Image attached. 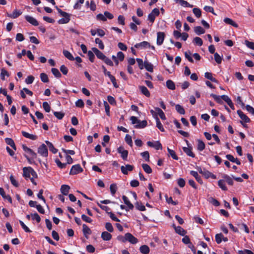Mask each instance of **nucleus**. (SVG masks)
Instances as JSON below:
<instances>
[{
    "mask_svg": "<svg viewBox=\"0 0 254 254\" xmlns=\"http://www.w3.org/2000/svg\"><path fill=\"white\" fill-rule=\"evenodd\" d=\"M210 96L213 98V99L219 104H222L223 102L222 99L225 101L229 107L232 109L234 110L235 107L231 99L227 95H223L221 96H218L217 95L212 93Z\"/></svg>",
    "mask_w": 254,
    "mask_h": 254,
    "instance_id": "f257e3e1",
    "label": "nucleus"
},
{
    "mask_svg": "<svg viewBox=\"0 0 254 254\" xmlns=\"http://www.w3.org/2000/svg\"><path fill=\"white\" fill-rule=\"evenodd\" d=\"M23 176L26 179L30 178L32 176L33 177L37 178V174L34 170L31 167H25L23 168Z\"/></svg>",
    "mask_w": 254,
    "mask_h": 254,
    "instance_id": "f03ea898",
    "label": "nucleus"
},
{
    "mask_svg": "<svg viewBox=\"0 0 254 254\" xmlns=\"http://www.w3.org/2000/svg\"><path fill=\"white\" fill-rule=\"evenodd\" d=\"M58 12L63 18L58 20V23L60 24L67 23L70 20V14L68 13L63 11L62 9L56 6Z\"/></svg>",
    "mask_w": 254,
    "mask_h": 254,
    "instance_id": "7ed1b4c3",
    "label": "nucleus"
},
{
    "mask_svg": "<svg viewBox=\"0 0 254 254\" xmlns=\"http://www.w3.org/2000/svg\"><path fill=\"white\" fill-rule=\"evenodd\" d=\"M237 114L239 115V117L241 118L242 121H240L241 124L244 127H246V126L244 124V123H249L251 121L250 119L246 116L241 110H239L237 111Z\"/></svg>",
    "mask_w": 254,
    "mask_h": 254,
    "instance_id": "20e7f679",
    "label": "nucleus"
},
{
    "mask_svg": "<svg viewBox=\"0 0 254 254\" xmlns=\"http://www.w3.org/2000/svg\"><path fill=\"white\" fill-rule=\"evenodd\" d=\"M38 153L43 157H47L48 155V150L46 145L42 144L38 148Z\"/></svg>",
    "mask_w": 254,
    "mask_h": 254,
    "instance_id": "39448f33",
    "label": "nucleus"
},
{
    "mask_svg": "<svg viewBox=\"0 0 254 254\" xmlns=\"http://www.w3.org/2000/svg\"><path fill=\"white\" fill-rule=\"evenodd\" d=\"M83 171V170L80 165L79 164H76L72 166L69 172V174L70 175H76L82 172Z\"/></svg>",
    "mask_w": 254,
    "mask_h": 254,
    "instance_id": "423d86ee",
    "label": "nucleus"
},
{
    "mask_svg": "<svg viewBox=\"0 0 254 254\" xmlns=\"http://www.w3.org/2000/svg\"><path fill=\"white\" fill-rule=\"evenodd\" d=\"M23 150L27 153V155L31 157L32 158H36L37 157V154L31 149L25 145L23 144L22 146Z\"/></svg>",
    "mask_w": 254,
    "mask_h": 254,
    "instance_id": "0eeeda50",
    "label": "nucleus"
},
{
    "mask_svg": "<svg viewBox=\"0 0 254 254\" xmlns=\"http://www.w3.org/2000/svg\"><path fill=\"white\" fill-rule=\"evenodd\" d=\"M147 144L149 147H153L156 150L162 149V144L159 141H156L155 142L149 141L147 142Z\"/></svg>",
    "mask_w": 254,
    "mask_h": 254,
    "instance_id": "6e6552de",
    "label": "nucleus"
},
{
    "mask_svg": "<svg viewBox=\"0 0 254 254\" xmlns=\"http://www.w3.org/2000/svg\"><path fill=\"white\" fill-rule=\"evenodd\" d=\"M126 242H128L132 244H135L138 242V240L129 233H126Z\"/></svg>",
    "mask_w": 254,
    "mask_h": 254,
    "instance_id": "1a4fd4ad",
    "label": "nucleus"
},
{
    "mask_svg": "<svg viewBox=\"0 0 254 254\" xmlns=\"http://www.w3.org/2000/svg\"><path fill=\"white\" fill-rule=\"evenodd\" d=\"M133 166L127 164L125 166H122L121 167V170L123 174L125 175H127L128 174V172L132 171L133 169Z\"/></svg>",
    "mask_w": 254,
    "mask_h": 254,
    "instance_id": "9d476101",
    "label": "nucleus"
},
{
    "mask_svg": "<svg viewBox=\"0 0 254 254\" xmlns=\"http://www.w3.org/2000/svg\"><path fill=\"white\" fill-rule=\"evenodd\" d=\"M118 153L121 154L122 158L126 160L127 159V155H128V151L127 150H125L124 147L120 146L118 149Z\"/></svg>",
    "mask_w": 254,
    "mask_h": 254,
    "instance_id": "9b49d317",
    "label": "nucleus"
},
{
    "mask_svg": "<svg viewBox=\"0 0 254 254\" xmlns=\"http://www.w3.org/2000/svg\"><path fill=\"white\" fill-rule=\"evenodd\" d=\"M25 18L27 21L31 24L34 26H38L39 25V22L38 21L33 17L30 15H25Z\"/></svg>",
    "mask_w": 254,
    "mask_h": 254,
    "instance_id": "f8f14e48",
    "label": "nucleus"
},
{
    "mask_svg": "<svg viewBox=\"0 0 254 254\" xmlns=\"http://www.w3.org/2000/svg\"><path fill=\"white\" fill-rule=\"evenodd\" d=\"M165 38V34L162 32H159L157 33V44L158 45H161L163 43Z\"/></svg>",
    "mask_w": 254,
    "mask_h": 254,
    "instance_id": "ddd939ff",
    "label": "nucleus"
},
{
    "mask_svg": "<svg viewBox=\"0 0 254 254\" xmlns=\"http://www.w3.org/2000/svg\"><path fill=\"white\" fill-rule=\"evenodd\" d=\"M92 50L98 59L103 60L105 58L106 56L97 48H92Z\"/></svg>",
    "mask_w": 254,
    "mask_h": 254,
    "instance_id": "4468645a",
    "label": "nucleus"
},
{
    "mask_svg": "<svg viewBox=\"0 0 254 254\" xmlns=\"http://www.w3.org/2000/svg\"><path fill=\"white\" fill-rule=\"evenodd\" d=\"M150 45L149 43L146 41H143L139 43H137L134 45V47L136 48L144 49L147 47L150 48Z\"/></svg>",
    "mask_w": 254,
    "mask_h": 254,
    "instance_id": "2eb2a0df",
    "label": "nucleus"
},
{
    "mask_svg": "<svg viewBox=\"0 0 254 254\" xmlns=\"http://www.w3.org/2000/svg\"><path fill=\"white\" fill-rule=\"evenodd\" d=\"M83 228V233L84 236L86 238H88V236L90 235L92 233L91 230L85 224H83L82 225Z\"/></svg>",
    "mask_w": 254,
    "mask_h": 254,
    "instance_id": "dca6fc26",
    "label": "nucleus"
},
{
    "mask_svg": "<svg viewBox=\"0 0 254 254\" xmlns=\"http://www.w3.org/2000/svg\"><path fill=\"white\" fill-rule=\"evenodd\" d=\"M101 238L106 241H110L112 239V235L107 231L103 232L101 235Z\"/></svg>",
    "mask_w": 254,
    "mask_h": 254,
    "instance_id": "f3484780",
    "label": "nucleus"
},
{
    "mask_svg": "<svg viewBox=\"0 0 254 254\" xmlns=\"http://www.w3.org/2000/svg\"><path fill=\"white\" fill-rule=\"evenodd\" d=\"M21 133L24 137L33 140H36L38 138L37 135L30 134L25 131H22Z\"/></svg>",
    "mask_w": 254,
    "mask_h": 254,
    "instance_id": "a211bd4d",
    "label": "nucleus"
},
{
    "mask_svg": "<svg viewBox=\"0 0 254 254\" xmlns=\"http://www.w3.org/2000/svg\"><path fill=\"white\" fill-rule=\"evenodd\" d=\"M123 200H124V203L127 205V207L129 209L132 210L134 206L129 201L127 197L125 195H123L122 196Z\"/></svg>",
    "mask_w": 254,
    "mask_h": 254,
    "instance_id": "6ab92c4d",
    "label": "nucleus"
},
{
    "mask_svg": "<svg viewBox=\"0 0 254 254\" xmlns=\"http://www.w3.org/2000/svg\"><path fill=\"white\" fill-rule=\"evenodd\" d=\"M70 187L69 186L66 185H63L61 188V191L64 195L68 194Z\"/></svg>",
    "mask_w": 254,
    "mask_h": 254,
    "instance_id": "aec40b11",
    "label": "nucleus"
},
{
    "mask_svg": "<svg viewBox=\"0 0 254 254\" xmlns=\"http://www.w3.org/2000/svg\"><path fill=\"white\" fill-rule=\"evenodd\" d=\"M147 125V122L146 120L143 121H138V123L137 125L134 126L135 128H143L146 127Z\"/></svg>",
    "mask_w": 254,
    "mask_h": 254,
    "instance_id": "412c9836",
    "label": "nucleus"
},
{
    "mask_svg": "<svg viewBox=\"0 0 254 254\" xmlns=\"http://www.w3.org/2000/svg\"><path fill=\"white\" fill-rule=\"evenodd\" d=\"M22 12L20 10L17 9H14L11 14H8L9 17L12 18H16L22 14Z\"/></svg>",
    "mask_w": 254,
    "mask_h": 254,
    "instance_id": "4be33fe9",
    "label": "nucleus"
},
{
    "mask_svg": "<svg viewBox=\"0 0 254 254\" xmlns=\"http://www.w3.org/2000/svg\"><path fill=\"white\" fill-rule=\"evenodd\" d=\"M139 88L141 93L144 95L145 96L149 97L150 96V94L147 88L144 86H139Z\"/></svg>",
    "mask_w": 254,
    "mask_h": 254,
    "instance_id": "5701e85b",
    "label": "nucleus"
},
{
    "mask_svg": "<svg viewBox=\"0 0 254 254\" xmlns=\"http://www.w3.org/2000/svg\"><path fill=\"white\" fill-rule=\"evenodd\" d=\"M190 174L193 176L196 180L200 184H202V180L201 177L198 174L197 172L194 171H191Z\"/></svg>",
    "mask_w": 254,
    "mask_h": 254,
    "instance_id": "b1692460",
    "label": "nucleus"
},
{
    "mask_svg": "<svg viewBox=\"0 0 254 254\" xmlns=\"http://www.w3.org/2000/svg\"><path fill=\"white\" fill-rule=\"evenodd\" d=\"M224 22L227 24L234 26V27H238V25L231 18H225L224 19Z\"/></svg>",
    "mask_w": 254,
    "mask_h": 254,
    "instance_id": "393cba45",
    "label": "nucleus"
},
{
    "mask_svg": "<svg viewBox=\"0 0 254 254\" xmlns=\"http://www.w3.org/2000/svg\"><path fill=\"white\" fill-rule=\"evenodd\" d=\"M139 251L142 254H148L150 252V249L148 246L144 245L139 248Z\"/></svg>",
    "mask_w": 254,
    "mask_h": 254,
    "instance_id": "a878e982",
    "label": "nucleus"
},
{
    "mask_svg": "<svg viewBox=\"0 0 254 254\" xmlns=\"http://www.w3.org/2000/svg\"><path fill=\"white\" fill-rule=\"evenodd\" d=\"M177 3H179L182 6L184 7H192V5L190 4L185 0H174Z\"/></svg>",
    "mask_w": 254,
    "mask_h": 254,
    "instance_id": "bb28decb",
    "label": "nucleus"
},
{
    "mask_svg": "<svg viewBox=\"0 0 254 254\" xmlns=\"http://www.w3.org/2000/svg\"><path fill=\"white\" fill-rule=\"evenodd\" d=\"M175 232L178 234L182 236H184L187 233V231L181 226H177V228H175Z\"/></svg>",
    "mask_w": 254,
    "mask_h": 254,
    "instance_id": "cd10ccee",
    "label": "nucleus"
},
{
    "mask_svg": "<svg viewBox=\"0 0 254 254\" xmlns=\"http://www.w3.org/2000/svg\"><path fill=\"white\" fill-rule=\"evenodd\" d=\"M45 142L48 145L50 151H51L53 153L56 154L58 152V149L55 148L52 143L47 140H46Z\"/></svg>",
    "mask_w": 254,
    "mask_h": 254,
    "instance_id": "c85d7f7f",
    "label": "nucleus"
},
{
    "mask_svg": "<svg viewBox=\"0 0 254 254\" xmlns=\"http://www.w3.org/2000/svg\"><path fill=\"white\" fill-rule=\"evenodd\" d=\"M183 149V151L187 154V155L193 158L195 157L194 154L191 151V147H184Z\"/></svg>",
    "mask_w": 254,
    "mask_h": 254,
    "instance_id": "c756f323",
    "label": "nucleus"
},
{
    "mask_svg": "<svg viewBox=\"0 0 254 254\" xmlns=\"http://www.w3.org/2000/svg\"><path fill=\"white\" fill-rule=\"evenodd\" d=\"M6 143L10 145L14 150H16V147L14 141L10 138H6L5 139Z\"/></svg>",
    "mask_w": 254,
    "mask_h": 254,
    "instance_id": "7c9ffc66",
    "label": "nucleus"
},
{
    "mask_svg": "<svg viewBox=\"0 0 254 254\" xmlns=\"http://www.w3.org/2000/svg\"><path fill=\"white\" fill-rule=\"evenodd\" d=\"M144 67L147 71L149 72H152L153 71V65L147 61H145L144 62Z\"/></svg>",
    "mask_w": 254,
    "mask_h": 254,
    "instance_id": "2f4dec72",
    "label": "nucleus"
},
{
    "mask_svg": "<svg viewBox=\"0 0 254 254\" xmlns=\"http://www.w3.org/2000/svg\"><path fill=\"white\" fill-rule=\"evenodd\" d=\"M155 110L157 112V115H159L162 120H165L166 119L164 113L161 109L156 107L155 108Z\"/></svg>",
    "mask_w": 254,
    "mask_h": 254,
    "instance_id": "473e14b6",
    "label": "nucleus"
},
{
    "mask_svg": "<svg viewBox=\"0 0 254 254\" xmlns=\"http://www.w3.org/2000/svg\"><path fill=\"white\" fill-rule=\"evenodd\" d=\"M222 178L225 180V181H226L228 183V185L231 186H232L233 185V179L229 176L226 174H224L222 176Z\"/></svg>",
    "mask_w": 254,
    "mask_h": 254,
    "instance_id": "72a5a7b5",
    "label": "nucleus"
},
{
    "mask_svg": "<svg viewBox=\"0 0 254 254\" xmlns=\"http://www.w3.org/2000/svg\"><path fill=\"white\" fill-rule=\"evenodd\" d=\"M204 76L206 78L209 79L213 82L218 83V80L216 78L213 77L212 74L211 72H205L204 74Z\"/></svg>",
    "mask_w": 254,
    "mask_h": 254,
    "instance_id": "f704fd0d",
    "label": "nucleus"
},
{
    "mask_svg": "<svg viewBox=\"0 0 254 254\" xmlns=\"http://www.w3.org/2000/svg\"><path fill=\"white\" fill-rule=\"evenodd\" d=\"M194 31L197 35H201L205 33V30L201 26H196L194 27Z\"/></svg>",
    "mask_w": 254,
    "mask_h": 254,
    "instance_id": "c9c22d12",
    "label": "nucleus"
},
{
    "mask_svg": "<svg viewBox=\"0 0 254 254\" xmlns=\"http://www.w3.org/2000/svg\"><path fill=\"white\" fill-rule=\"evenodd\" d=\"M155 120L156 122V127L157 128L162 132H164L165 131L164 128L163 127V125H162L161 122L159 120V119L158 117H155Z\"/></svg>",
    "mask_w": 254,
    "mask_h": 254,
    "instance_id": "e433bc0d",
    "label": "nucleus"
},
{
    "mask_svg": "<svg viewBox=\"0 0 254 254\" xmlns=\"http://www.w3.org/2000/svg\"><path fill=\"white\" fill-rule=\"evenodd\" d=\"M166 86L171 90H175L176 88L174 82L171 80H168L166 81Z\"/></svg>",
    "mask_w": 254,
    "mask_h": 254,
    "instance_id": "4c0bfd02",
    "label": "nucleus"
},
{
    "mask_svg": "<svg viewBox=\"0 0 254 254\" xmlns=\"http://www.w3.org/2000/svg\"><path fill=\"white\" fill-rule=\"evenodd\" d=\"M63 54L69 60H70V61L74 60V57H73L72 54L69 51H68L67 50H64Z\"/></svg>",
    "mask_w": 254,
    "mask_h": 254,
    "instance_id": "58836bf2",
    "label": "nucleus"
},
{
    "mask_svg": "<svg viewBox=\"0 0 254 254\" xmlns=\"http://www.w3.org/2000/svg\"><path fill=\"white\" fill-rule=\"evenodd\" d=\"M225 180L224 179L220 180L218 182V186L223 190H227V188L226 186Z\"/></svg>",
    "mask_w": 254,
    "mask_h": 254,
    "instance_id": "ea45409f",
    "label": "nucleus"
},
{
    "mask_svg": "<svg viewBox=\"0 0 254 254\" xmlns=\"http://www.w3.org/2000/svg\"><path fill=\"white\" fill-rule=\"evenodd\" d=\"M205 145L204 143L201 140H197V149L199 151H201L203 150H204L205 148Z\"/></svg>",
    "mask_w": 254,
    "mask_h": 254,
    "instance_id": "a19ab883",
    "label": "nucleus"
},
{
    "mask_svg": "<svg viewBox=\"0 0 254 254\" xmlns=\"http://www.w3.org/2000/svg\"><path fill=\"white\" fill-rule=\"evenodd\" d=\"M142 167L143 170L147 174H150L152 172L151 167L147 164H142Z\"/></svg>",
    "mask_w": 254,
    "mask_h": 254,
    "instance_id": "79ce46f5",
    "label": "nucleus"
},
{
    "mask_svg": "<svg viewBox=\"0 0 254 254\" xmlns=\"http://www.w3.org/2000/svg\"><path fill=\"white\" fill-rule=\"evenodd\" d=\"M135 207L139 211H145L146 210L145 206L141 202H136L135 203Z\"/></svg>",
    "mask_w": 254,
    "mask_h": 254,
    "instance_id": "37998d69",
    "label": "nucleus"
},
{
    "mask_svg": "<svg viewBox=\"0 0 254 254\" xmlns=\"http://www.w3.org/2000/svg\"><path fill=\"white\" fill-rule=\"evenodd\" d=\"M175 108L178 113L181 115H184L185 114V111L184 108L179 104H177L175 106Z\"/></svg>",
    "mask_w": 254,
    "mask_h": 254,
    "instance_id": "c03bdc74",
    "label": "nucleus"
},
{
    "mask_svg": "<svg viewBox=\"0 0 254 254\" xmlns=\"http://www.w3.org/2000/svg\"><path fill=\"white\" fill-rule=\"evenodd\" d=\"M51 71L53 75L57 78H60L62 76V75L59 71V69L56 68H52L51 69Z\"/></svg>",
    "mask_w": 254,
    "mask_h": 254,
    "instance_id": "a18cd8bd",
    "label": "nucleus"
},
{
    "mask_svg": "<svg viewBox=\"0 0 254 254\" xmlns=\"http://www.w3.org/2000/svg\"><path fill=\"white\" fill-rule=\"evenodd\" d=\"M192 12L197 18L200 17L201 15V11L199 8L197 7L193 8Z\"/></svg>",
    "mask_w": 254,
    "mask_h": 254,
    "instance_id": "49530a36",
    "label": "nucleus"
},
{
    "mask_svg": "<svg viewBox=\"0 0 254 254\" xmlns=\"http://www.w3.org/2000/svg\"><path fill=\"white\" fill-rule=\"evenodd\" d=\"M193 42L195 44H196L199 46H201L203 44L202 40L198 37H195L193 39Z\"/></svg>",
    "mask_w": 254,
    "mask_h": 254,
    "instance_id": "de8ad7c7",
    "label": "nucleus"
},
{
    "mask_svg": "<svg viewBox=\"0 0 254 254\" xmlns=\"http://www.w3.org/2000/svg\"><path fill=\"white\" fill-rule=\"evenodd\" d=\"M167 150H168V152L169 154V155L175 160H178V156H177V155L176 154V153L175 152V151L173 150H171V149H170L169 148H167Z\"/></svg>",
    "mask_w": 254,
    "mask_h": 254,
    "instance_id": "09e8293b",
    "label": "nucleus"
},
{
    "mask_svg": "<svg viewBox=\"0 0 254 254\" xmlns=\"http://www.w3.org/2000/svg\"><path fill=\"white\" fill-rule=\"evenodd\" d=\"M95 42L98 45V47H99V48L100 49H101V50H103L104 49V45L103 42L102 41V40L101 39H100L98 38H97L95 40Z\"/></svg>",
    "mask_w": 254,
    "mask_h": 254,
    "instance_id": "8fccbe9b",
    "label": "nucleus"
},
{
    "mask_svg": "<svg viewBox=\"0 0 254 254\" xmlns=\"http://www.w3.org/2000/svg\"><path fill=\"white\" fill-rule=\"evenodd\" d=\"M40 78L41 81L44 83H47L49 81L47 75L45 73H42L40 74Z\"/></svg>",
    "mask_w": 254,
    "mask_h": 254,
    "instance_id": "3c124183",
    "label": "nucleus"
},
{
    "mask_svg": "<svg viewBox=\"0 0 254 254\" xmlns=\"http://www.w3.org/2000/svg\"><path fill=\"white\" fill-rule=\"evenodd\" d=\"M199 172L205 177V178L208 179L210 178L211 172L207 170L202 171L201 169L199 170Z\"/></svg>",
    "mask_w": 254,
    "mask_h": 254,
    "instance_id": "603ef678",
    "label": "nucleus"
},
{
    "mask_svg": "<svg viewBox=\"0 0 254 254\" xmlns=\"http://www.w3.org/2000/svg\"><path fill=\"white\" fill-rule=\"evenodd\" d=\"M9 76V74L8 72L4 68L1 69V73H0V78L1 80H5V76Z\"/></svg>",
    "mask_w": 254,
    "mask_h": 254,
    "instance_id": "864d4df0",
    "label": "nucleus"
},
{
    "mask_svg": "<svg viewBox=\"0 0 254 254\" xmlns=\"http://www.w3.org/2000/svg\"><path fill=\"white\" fill-rule=\"evenodd\" d=\"M110 190L111 191V194L114 195L117 190V187L115 184H112L110 186Z\"/></svg>",
    "mask_w": 254,
    "mask_h": 254,
    "instance_id": "5fc2aeb1",
    "label": "nucleus"
},
{
    "mask_svg": "<svg viewBox=\"0 0 254 254\" xmlns=\"http://www.w3.org/2000/svg\"><path fill=\"white\" fill-rule=\"evenodd\" d=\"M223 235L221 233L217 234L215 235V241L218 244H220L222 242Z\"/></svg>",
    "mask_w": 254,
    "mask_h": 254,
    "instance_id": "6e6d98bb",
    "label": "nucleus"
},
{
    "mask_svg": "<svg viewBox=\"0 0 254 254\" xmlns=\"http://www.w3.org/2000/svg\"><path fill=\"white\" fill-rule=\"evenodd\" d=\"M54 115L59 120H62L64 116V114L61 112H54Z\"/></svg>",
    "mask_w": 254,
    "mask_h": 254,
    "instance_id": "4d7b16f0",
    "label": "nucleus"
},
{
    "mask_svg": "<svg viewBox=\"0 0 254 254\" xmlns=\"http://www.w3.org/2000/svg\"><path fill=\"white\" fill-rule=\"evenodd\" d=\"M31 216L32 220H36L37 223H39L40 222L41 218L36 212L34 214H31Z\"/></svg>",
    "mask_w": 254,
    "mask_h": 254,
    "instance_id": "13d9d810",
    "label": "nucleus"
},
{
    "mask_svg": "<svg viewBox=\"0 0 254 254\" xmlns=\"http://www.w3.org/2000/svg\"><path fill=\"white\" fill-rule=\"evenodd\" d=\"M125 141L131 147L132 146L131 137L129 134H126L125 137Z\"/></svg>",
    "mask_w": 254,
    "mask_h": 254,
    "instance_id": "bf43d9fd",
    "label": "nucleus"
},
{
    "mask_svg": "<svg viewBox=\"0 0 254 254\" xmlns=\"http://www.w3.org/2000/svg\"><path fill=\"white\" fill-rule=\"evenodd\" d=\"M55 162L57 166L61 169L64 168L66 166V163H62L58 159H55Z\"/></svg>",
    "mask_w": 254,
    "mask_h": 254,
    "instance_id": "052dcab7",
    "label": "nucleus"
},
{
    "mask_svg": "<svg viewBox=\"0 0 254 254\" xmlns=\"http://www.w3.org/2000/svg\"><path fill=\"white\" fill-rule=\"evenodd\" d=\"M214 59H215V62L218 64H220L221 63L222 58L217 53H214Z\"/></svg>",
    "mask_w": 254,
    "mask_h": 254,
    "instance_id": "680f3d73",
    "label": "nucleus"
},
{
    "mask_svg": "<svg viewBox=\"0 0 254 254\" xmlns=\"http://www.w3.org/2000/svg\"><path fill=\"white\" fill-rule=\"evenodd\" d=\"M105 228L109 232H113L114 231L113 227L110 222H107L105 224Z\"/></svg>",
    "mask_w": 254,
    "mask_h": 254,
    "instance_id": "e2e57ef3",
    "label": "nucleus"
},
{
    "mask_svg": "<svg viewBox=\"0 0 254 254\" xmlns=\"http://www.w3.org/2000/svg\"><path fill=\"white\" fill-rule=\"evenodd\" d=\"M43 107L46 112H50L51 110V107L47 102H44L43 103Z\"/></svg>",
    "mask_w": 254,
    "mask_h": 254,
    "instance_id": "0e129e2a",
    "label": "nucleus"
},
{
    "mask_svg": "<svg viewBox=\"0 0 254 254\" xmlns=\"http://www.w3.org/2000/svg\"><path fill=\"white\" fill-rule=\"evenodd\" d=\"M141 155L145 160V161H149V153L148 151H146L141 153Z\"/></svg>",
    "mask_w": 254,
    "mask_h": 254,
    "instance_id": "69168bd1",
    "label": "nucleus"
},
{
    "mask_svg": "<svg viewBox=\"0 0 254 254\" xmlns=\"http://www.w3.org/2000/svg\"><path fill=\"white\" fill-rule=\"evenodd\" d=\"M10 181L11 184L15 187H18L19 186V184L17 181L14 178L12 175L10 176Z\"/></svg>",
    "mask_w": 254,
    "mask_h": 254,
    "instance_id": "338daca9",
    "label": "nucleus"
},
{
    "mask_svg": "<svg viewBox=\"0 0 254 254\" xmlns=\"http://www.w3.org/2000/svg\"><path fill=\"white\" fill-rule=\"evenodd\" d=\"M177 184L179 187L181 188H183L185 186L186 182L184 179L179 178L177 181Z\"/></svg>",
    "mask_w": 254,
    "mask_h": 254,
    "instance_id": "774afa93",
    "label": "nucleus"
}]
</instances>
